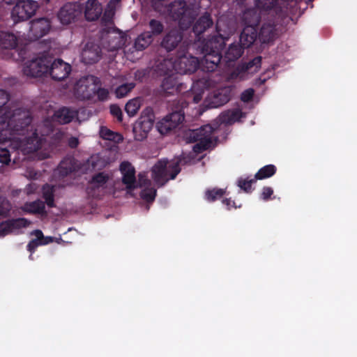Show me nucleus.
Listing matches in <instances>:
<instances>
[{"mask_svg": "<svg viewBox=\"0 0 357 357\" xmlns=\"http://www.w3.org/2000/svg\"><path fill=\"white\" fill-rule=\"evenodd\" d=\"M32 118L28 111L17 110L7 122V128H0V162L8 165L10 162V151L6 144L13 141L15 148L26 153L39 150L42 146V139L37 130H33Z\"/></svg>", "mask_w": 357, "mask_h": 357, "instance_id": "nucleus-1", "label": "nucleus"}, {"mask_svg": "<svg viewBox=\"0 0 357 357\" xmlns=\"http://www.w3.org/2000/svg\"><path fill=\"white\" fill-rule=\"evenodd\" d=\"M215 40H209L204 46L203 51L205 54L200 63L195 56H182L174 63L175 70L179 74H191L201 67L203 71H214L221 61L220 49L222 45V43H218V46Z\"/></svg>", "mask_w": 357, "mask_h": 357, "instance_id": "nucleus-2", "label": "nucleus"}, {"mask_svg": "<svg viewBox=\"0 0 357 357\" xmlns=\"http://www.w3.org/2000/svg\"><path fill=\"white\" fill-rule=\"evenodd\" d=\"M164 12L172 20L178 22L179 27L183 30L188 29L194 22L197 11L189 7L185 0H178L165 6Z\"/></svg>", "mask_w": 357, "mask_h": 357, "instance_id": "nucleus-3", "label": "nucleus"}, {"mask_svg": "<svg viewBox=\"0 0 357 357\" xmlns=\"http://www.w3.org/2000/svg\"><path fill=\"white\" fill-rule=\"evenodd\" d=\"M185 163L184 158H177L169 164L167 160L158 161L152 167V178L158 185H164L169 179H174L181 172L180 165Z\"/></svg>", "mask_w": 357, "mask_h": 357, "instance_id": "nucleus-4", "label": "nucleus"}, {"mask_svg": "<svg viewBox=\"0 0 357 357\" xmlns=\"http://www.w3.org/2000/svg\"><path fill=\"white\" fill-rule=\"evenodd\" d=\"M188 105V103L182 98L174 100L173 102L174 110L156 123L158 132L165 135L176 128L184 121L183 109L187 107Z\"/></svg>", "mask_w": 357, "mask_h": 357, "instance_id": "nucleus-5", "label": "nucleus"}, {"mask_svg": "<svg viewBox=\"0 0 357 357\" xmlns=\"http://www.w3.org/2000/svg\"><path fill=\"white\" fill-rule=\"evenodd\" d=\"M213 131V127L207 124L197 129L190 130L185 136L190 142H197L193 146V150L202 153L211 146Z\"/></svg>", "mask_w": 357, "mask_h": 357, "instance_id": "nucleus-6", "label": "nucleus"}, {"mask_svg": "<svg viewBox=\"0 0 357 357\" xmlns=\"http://www.w3.org/2000/svg\"><path fill=\"white\" fill-rule=\"evenodd\" d=\"M155 122V114L150 107H146L141 113L133 128L135 139L137 141H142L146 138L148 133L152 129Z\"/></svg>", "mask_w": 357, "mask_h": 357, "instance_id": "nucleus-7", "label": "nucleus"}, {"mask_svg": "<svg viewBox=\"0 0 357 357\" xmlns=\"http://www.w3.org/2000/svg\"><path fill=\"white\" fill-rule=\"evenodd\" d=\"M50 63L51 56L43 54L26 62L23 67V73L31 77L46 75L48 73V67H50Z\"/></svg>", "mask_w": 357, "mask_h": 357, "instance_id": "nucleus-8", "label": "nucleus"}, {"mask_svg": "<svg viewBox=\"0 0 357 357\" xmlns=\"http://www.w3.org/2000/svg\"><path fill=\"white\" fill-rule=\"evenodd\" d=\"M120 171L123 175L122 182L126 185V187L128 190H132L137 188L138 185L139 187H142L149 185L151 183L150 180L146 178L145 176L139 174L138 175L139 181L137 185L135 177V169L131 163L128 161H123L121 163Z\"/></svg>", "mask_w": 357, "mask_h": 357, "instance_id": "nucleus-9", "label": "nucleus"}, {"mask_svg": "<svg viewBox=\"0 0 357 357\" xmlns=\"http://www.w3.org/2000/svg\"><path fill=\"white\" fill-rule=\"evenodd\" d=\"M38 8L37 1L21 0L17 2L11 11V17L14 23L29 20Z\"/></svg>", "mask_w": 357, "mask_h": 357, "instance_id": "nucleus-10", "label": "nucleus"}, {"mask_svg": "<svg viewBox=\"0 0 357 357\" xmlns=\"http://www.w3.org/2000/svg\"><path fill=\"white\" fill-rule=\"evenodd\" d=\"M96 82H99V79L93 75L80 78L75 85V97L81 100H91L94 96Z\"/></svg>", "mask_w": 357, "mask_h": 357, "instance_id": "nucleus-11", "label": "nucleus"}, {"mask_svg": "<svg viewBox=\"0 0 357 357\" xmlns=\"http://www.w3.org/2000/svg\"><path fill=\"white\" fill-rule=\"evenodd\" d=\"M109 180V175L105 172H98L93 174L86 189L87 195L95 199L102 198L105 193L107 183Z\"/></svg>", "mask_w": 357, "mask_h": 357, "instance_id": "nucleus-12", "label": "nucleus"}, {"mask_svg": "<svg viewBox=\"0 0 357 357\" xmlns=\"http://www.w3.org/2000/svg\"><path fill=\"white\" fill-rule=\"evenodd\" d=\"M83 6L79 2H69L61 8L58 18L63 24H69L82 16Z\"/></svg>", "mask_w": 357, "mask_h": 357, "instance_id": "nucleus-13", "label": "nucleus"}, {"mask_svg": "<svg viewBox=\"0 0 357 357\" xmlns=\"http://www.w3.org/2000/svg\"><path fill=\"white\" fill-rule=\"evenodd\" d=\"M262 57L257 56L248 63L239 64L231 73V78L234 79H244L247 74L257 73L261 66Z\"/></svg>", "mask_w": 357, "mask_h": 357, "instance_id": "nucleus-14", "label": "nucleus"}, {"mask_svg": "<svg viewBox=\"0 0 357 357\" xmlns=\"http://www.w3.org/2000/svg\"><path fill=\"white\" fill-rule=\"evenodd\" d=\"M50 28V21L47 18L41 17L33 20L30 22L28 37L30 40H37L47 35Z\"/></svg>", "mask_w": 357, "mask_h": 357, "instance_id": "nucleus-15", "label": "nucleus"}, {"mask_svg": "<svg viewBox=\"0 0 357 357\" xmlns=\"http://www.w3.org/2000/svg\"><path fill=\"white\" fill-rule=\"evenodd\" d=\"M71 72V66L61 59L52 61L48 67V73L56 81H61L68 77Z\"/></svg>", "mask_w": 357, "mask_h": 357, "instance_id": "nucleus-16", "label": "nucleus"}, {"mask_svg": "<svg viewBox=\"0 0 357 357\" xmlns=\"http://www.w3.org/2000/svg\"><path fill=\"white\" fill-rule=\"evenodd\" d=\"M102 56L100 45L94 42H88L82 49L81 60L85 64L97 63Z\"/></svg>", "mask_w": 357, "mask_h": 357, "instance_id": "nucleus-17", "label": "nucleus"}, {"mask_svg": "<svg viewBox=\"0 0 357 357\" xmlns=\"http://www.w3.org/2000/svg\"><path fill=\"white\" fill-rule=\"evenodd\" d=\"M232 89L224 87L218 89L207 99V107L217 108L228 102L231 98Z\"/></svg>", "mask_w": 357, "mask_h": 357, "instance_id": "nucleus-18", "label": "nucleus"}, {"mask_svg": "<svg viewBox=\"0 0 357 357\" xmlns=\"http://www.w3.org/2000/svg\"><path fill=\"white\" fill-rule=\"evenodd\" d=\"M215 39L216 40L215 42L218 45V43H222V45L221 49H220V54L222 56L221 59H223L226 63L235 61L238 60L242 56V54L244 52V48L242 47V45L240 43H232L229 46L228 49L227 50V51L225 53L224 57H222V50L223 49V47L225 46V43L222 38H220L218 37H213L211 40H215Z\"/></svg>", "mask_w": 357, "mask_h": 357, "instance_id": "nucleus-19", "label": "nucleus"}, {"mask_svg": "<svg viewBox=\"0 0 357 357\" xmlns=\"http://www.w3.org/2000/svg\"><path fill=\"white\" fill-rule=\"evenodd\" d=\"M183 38V32L177 29H172L163 37L160 46L167 52L175 50L181 43Z\"/></svg>", "mask_w": 357, "mask_h": 357, "instance_id": "nucleus-20", "label": "nucleus"}, {"mask_svg": "<svg viewBox=\"0 0 357 357\" xmlns=\"http://www.w3.org/2000/svg\"><path fill=\"white\" fill-rule=\"evenodd\" d=\"M9 98V94L5 90L0 89V128H7V122L14 113L17 110H22L19 108L12 112L8 111L6 105L8 102Z\"/></svg>", "mask_w": 357, "mask_h": 357, "instance_id": "nucleus-21", "label": "nucleus"}, {"mask_svg": "<svg viewBox=\"0 0 357 357\" xmlns=\"http://www.w3.org/2000/svg\"><path fill=\"white\" fill-rule=\"evenodd\" d=\"M81 6L85 4L84 16L88 21L98 20L102 14V8L97 0H79Z\"/></svg>", "mask_w": 357, "mask_h": 357, "instance_id": "nucleus-22", "label": "nucleus"}, {"mask_svg": "<svg viewBox=\"0 0 357 357\" xmlns=\"http://www.w3.org/2000/svg\"><path fill=\"white\" fill-rule=\"evenodd\" d=\"M28 220L24 218L10 219L0 223V236H4L15 229L26 227Z\"/></svg>", "mask_w": 357, "mask_h": 357, "instance_id": "nucleus-23", "label": "nucleus"}, {"mask_svg": "<svg viewBox=\"0 0 357 357\" xmlns=\"http://www.w3.org/2000/svg\"><path fill=\"white\" fill-rule=\"evenodd\" d=\"M77 116V110L68 107H61L55 111L53 119L60 124H67L73 121Z\"/></svg>", "mask_w": 357, "mask_h": 357, "instance_id": "nucleus-24", "label": "nucleus"}, {"mask_svg": "<svg viewBox=\"0 0 357 357\" xmlns=\"http://www.w3.org/2000/svg\"><path fill=\"white\" fill-rule=\"evenodd\" d=\"M106 40L107 50L114 52L123 47L126 38L121 32H109L107 34Z\"/></svg>", "mask_w": 357, "mask_h": 357, "instance_id": "nucleus-25", "label": "nucleus"}, {"mask_svg": "<svg viewBox=\"0 0 357 357\" xmlns=\"http://www.w3.org/2000/svg\"><path fill=\"white\" fill-rule=\"evenodd\" d=\"M275 36L276 29L273 22H268L262 24L259 32V39L261 43H268L273 41Z\"/></svg>", "mask_w": 357, "mask_h": 357, "instance_id": "nucleus-26", "label": "nucleus"}, {"mask_svg": "<svg viewBox=\"0 0 357 357\" xmlns=\"http://www.w3.org/2000/svg\"><path fill=\"white\" fill-rule=\"evenodd\" d=\"M213 24V21L208 13H205L194 24L192 30L196 36H199L205 32Z\"/></svg>", "mask_w": 357, "mask_h": 357, "instance_id": "nucleus-27", "label": "nucleus"}, {"mask_svg": "<svg viewBox=\"0 0 357 357\" xmlns=\"http://www.w3.org/2000/svg\"><path fill=\"white\" fill-rule=\"evenodd\" d=\"M153 41L152 34L149 31H144L135 40L132 47L136 51H143Z\"/></svg>", "mask_w": 357, "mask_h": 357, "instance_id": "nucleus-28", "label": "nucleus"}, {"mask_svg": "<svg viewBox=\"0 0 357 357\" xmlns=\"http://www.w3.org/2000/svg\"><path fill=\"white\" fill-rule=\"evenodd\" d=\"M180 83L178 80V76L171 74L166 76L161 84V88L167 93H173L174 91L179 89Z\"/></svg>", "mask_w": 357, "mask_h": 357, "instance_id": "nucleus-29", "label": "nucleus"}, {"mask_svg": "<svg viewBox=\"0 0 357 357\" xmlns=\"http://www.w3.org/2000/svg\"><path fill=\"white\" fill-rule=\"evenodd\" d=\"M175 70L174 63L169 59L158 60L154 66V71L160 76H168Z\"/></svg>", "mask_w": 357, "mask_h": 357, "instance_id": "nucleus-30", "label": "nucleus"}, {"mask_svg": "<svg viewBox=\"0 0 357 357\" xmlns=\"http://www.w3.org/2000/svg\"><path fill=\"white\" fill-rule=\"evenodd\" d=\"M24 210L28 213L46 215L45 205L44 202L37 199L33 202H26L24 204Z\"/></svg>", "mask_w": 357, "mask_h": 357, "instance_id": "nucleus-31", "label": "nucleus"}, {"mask_svg": "<svg viewBox=\"0 0 357 357\" xmlns=\"http://www.w3.org/2000/svg\"><path fill=\"white\" fill-rule=\"evenodd\" d=\"M243 20L248 26H257L260 22V16L257 9H247L243 15Z\"/></svg>", "mask_w": 357, "mask_h": 357, "instance_id": "nucleus-32", "label": "nucleus"}, {"mask_svg": "<svg viewBox=\"0 0 357 357\" xmlns=\"http://www.w3.org/2000/svg\"><path fill=\"white\" fill-rule=\"evenodd\" d=\"M75 161L73 158H63L58 166L59 174L66 176L75 170Z\"/></svg>", "mask_w": 357, "mask_h": 357, "instance_id": "nucleus-33", "label": "nucleus"}, {"mask_svg": "<svg viewBox=\"0 0 357 357\" xmlns=\"http://www.w3.org/2000/svg\"><path fill=\"white\" fill-rule=\"evenodd\" d=\"M17 45V37L12 33H0V47L3 49H14Z\"/></svg>", "mask_w": 357, "mask_h": 357, "instance_id": "nucleus-34", "label": "nucleus"}, {"mask_svg": "<svg viewBox=\"0 0 357 357\" xmlns=\"http://www.w3.org/2000/svg\"><path fill=\"white\" fill-rule=\"evenodd\" d=\"M241 111L238 109L227 110L222 112L219 116L222 123L231 124L241 117Z\"/></svg>", "mask_w": 357, "mask_h": 357, "instance_id": "nucleus-35", "label": "nucleus"}, {"mask_svg": "<svg viewBox=\"0 0 357 357\" xmlns=\"http://www.w3.org/2000/svg\"><path fill=\"white\" fill-rule=\"evenodd\" d=\"M226 194V190L223 188H208L204 192V199L208 202H214L223 197Z\"/></svg>", "mask_w": 357, "mask_h": 357, "instance_id": "nucleus-36", "label": "nucleus"}, {"mask_svg": "<svg viewBox=\"0 0 357 357\" xmlns=\"http://www.w3.org/2000/svg\"><path fill=\"white\" fill-rule=\"evenodd\" d=\"M100 135L103 139L112 141L116 143H119L123 139V136L121 134L113 132L104 126L100 128Z\"/></svg>", "mask_w": 357, "mask_h": 357, "instance_id": "nucleus-37", "label": "nucleus"}, {"mask_svg": "<svg viewBox=\"0 0 357 357\" xmlns=\"http://www.w3.org/2000/svg\"><path fill=\"white\" fill-rule=\"evenodd\" d=\"M43 198L45 199V204H46L50 208L55 206L54 186H50L47 184L43 186Z\"/></svg>", "mask_w": 357, "mask_h": 357, "instance_id": "nucleus-38", "label": "nucleus"}, {"mask_svg": "<svg viewBox=\"0 0 357 357\" xmlns=\"http://www.w3.org/2000/svg\"><path fill=\"white\" fill-rule=\"evenodd\" d=\"M276 167L273 165H267L260 168L255 175L257 180L268 178L273 176L276 172Z\"/></svg>", "mask_w": 357, "mask_h": 357, "instance_id": "nucleus-39", "label": "nucleus"}, {"mask_svg": "<svg viewBox=\"0 0 357 357\" xmlns=\"http://www.w3.org/2000/svg\"><path fill=\"white\" fill-rule=\"evenodd\" d=\"M149 27L150 29L151 33L152 34V37L158 36L160 35L165 29V26L163 23L155 19H151L149 22Z\"/></svg>", "mask_w": 357, "mask_h": 357, "instance_id": "nucleus-40", "label": "nucleus"}, {"mask_svg": "<svg viewBox=\"0 0 357 357\" xmlns=\"http://www.w3.org/2000/svg\"><path fill=\"white\" fill-rule=\"evenodd\" d=\"M140 108V100L134 98L129 100L126 106L125 110L129 116H134Z\"/></svg>", "mask_w": 357, "mask_h": 357, "instance_id": "nucleus-41", "label": "nucleus"}, {"mask_svg": "<svg viewBox=\"0 0 357 357\" xmlns=\"http://www.w3.org/2000/svg\"><path fill=\"white\" fill-rule=\"evenodd\" d=\"M255 176L253 178H240L238 180V186L246 193H251L253 190L252 188V184L257 181Z\"/></svg>", "mask_w": 357, "mask_h": 357, "instance_id": "nucleus-42", "label": "nucleus"}, {"mask_svg": "<svg viewBox=\"0 0 357 357\" xmlns=\"http://www.w3.org/2000/svg\"><path fill=\"white\" fill-rule=\"evenodd\" d=\"M135 84L133 82L126 83L118 86L115 90L116 96L118 98H121L126 96L135 87Z\"/></svg>", "mask_w": 357, "mask_h": 357, "instance_id": "nucleus-43", "label": "nucleus"}, {"mask_svg": "<svg viewBox=\"0 0 357 357\" xmlns=\"http://www.w3.org/2000/svg\"><path fill=\"white\" fill-rule=\"evenodd\" d=\"M208 81L204 79H199L196 82L193 84L192 90L195 91L197 86H202L203 88L201 89L199 92H197L193 97V102L195 103H198L202 99V94L204 93V88H206L208 86Z\"/></svg>", "mask_w": 357, "mask_h": 357, "instance_id": "nucleus-44", "label": "nucleus"}, {"mask_svg": "<svg viewBox=\"0 0 357 357\" xmlns=\"http://www.w3.org/2000/svg\"><path fill=\"white\" fill-rule=\"evenodd\" d=\"M156 196V190L153 188H146L140 192V197L147 203H152Z\"/></svg>", "mask_w": 357, "mask_h": 357, "instance_id": "nucleus-45", "label": "nucleus"}, {"mask_svg": "<svg viewBox=\"0 0 357 357\" xmlns=\"http://www.w3.org/2000/svg\"><path fill=\"white\" fill-rule=\"evenodd\" d=\"M11 208L9 201L2 196H0V216H7Z\"/></svg>", "mask_w": 357, "mask_h": 357, "instance_id": "nucleus-46", "label": "nucleus"}, {"mask_svg": "<svg viewBox=\"0 0 357 357\" xmlns=\"http://www.w3.org/2000/svg\"><path fill=\"white\" fill-rule=\"evenodd\" d=\"M99 82L96 83V90H94V95H97L98 98L100 101H105L107 100L109 96V91L107 89L101 88L98 86Z\"/></svg>", "mask_w": 357, "mask_h": 357, "instance_id": "nucleus-47", "label": "nucleus"}, {"mask_svg": "<svg viewBox=\"0 0 357 357\" xmlns=\"http://www.w3.org/2000/svg\"><path fill=\"white\" fill-rule=\"evenodd\" d=\"M110 113L114 117L116 118L119 122H121L123 121L122 110L118 105H112L110 106Z\"/></svg>", "mask_w": 357, "mask_h": 357, "instance_id": "nucleus-48", "label": "nucleus"}, {"mask_svg": "<svg viewBox=\"0 0 357 357\" xmlns=\"http://www.w3.org/2000/svg\"><path fill=\"white\" fill-rule=\"evenodd\" d=\"M255 91L253 89L250 88L242 92L241 94V100L244 102H249L253 98Z\"/></svg>", "mask_w": 357, "mask_h": 357, "instance_id": "nucleus-49", "label": "nucleus"}, {"mask_svg": "<svg viewBox=\"0 0 357 357\" xmlns=\"http://www.w3.org/2000/svg\"><path fill=\"white\" fill-rule=\"evenodd\" d=\"M273 194V190L271 187H264L262 192L260 195V198L264 201H267L271 199V197Z\"/></svg>", "mask_w": 357, "mask_h": 357, "instance_id": "nucleus-50", "label": "nucleus"}, {"mask_svg": "<svg viewBox=\"0 0 357 357\" xmlns=\"http://www.w3.org/2000/svg\"><path fill=\"white\" fill-rule=\"evenodd\" d=\"M275 3V0H266V1L263 3L261 0H257V6L259 7H261L264 10H271L273 8L274 4Z\"/></svg>", "mask_w": 357, "mask_h": 357, "instance_id": "nucleus-51", "label": "nucleus"}, {"mask_svg": "<svg viewBox=\"0 0 357 357\" xmlns=\"http://www.w3.org/2000/svg\"><path fill=\"white\" fill-rule=\"evenodd\" d=\"M43 245L41 242H39L38 240L32 239L29 241L28 243L26 248L27 250L33 253L35 252L36 249L39 246Z\"/></svg>", "mask_w": 357, "mask_h": 357, "instance_id": "nucleus-52", "label": "nucleus"}, {"mask_svg": "<svg viewBox=\"0 0 357 357\" xmlns=\"http://www.w3.org/2000/svg\"><path fill=\"white\" fill-rule=\"evenodd\" d=\"M222 203L225 206H226L227 209H228V210H230L231 208H237L235 202L234 201L231 200V199H228V198L223 199L222 200Z\"/></svg>", "mask_w": 357, "mask_h": 357, "instance_id": "nucleus-53", "label": "nucleus"}, {"mask_svg": "<svg viewBox=\"0 0 357 357\" xmlns=\"http://www.w3.org/2000/svg\"><path fill=\"white\" fill-rule=\"evenodd\" d=\"M68 144L71 149H75L79 145V139L75 137H71L68 139Z\"/></svg>", "mask_w": 357, "mask_h": 357, "instance_id": "nucleus-54", "label": "nucleus"}, {"mask_svg": "<svg viewBox=\"0 0 357 357\" xmlns=\"http://www.w3.org/2000/svg\"><path fill=\"white\" fill-rule=\"evenodd\" d=\"M32 234L36 237L35 240H38L39 242L43 241V239L44 238V235L41 230L36 229L32 232Z\"/></svg>", "mask_w": 357, "mask_h": 357, "instance_id": "nucleus-55", "label": "nucleus"}, {"mask_svg": "<svg viewBox=\"0 0 357 357\" xmlns=\"http://www.w3.org/2000/svg\"><path fill=\"white\" fill-rule=\"evenodd\" d=\"M53 238H54L52 236H46V237L44 236V238L43 239V241L41 242L42 245H47V244L53 242Z\"/></svg>", "mask_w": 357, "mask_h": 357, "instance_id": "nucleus-56", "label": "nucleus"}, {"mask_svg": "<svg viewBox=\"0 0 357 357\" xmlns=\"http://www.w3.org/2000/svg\"><path fill=\"white\" fill-rule=\"evenodd\" d=\"M3 1L6 2V0H3Z\"/></svg>", "mask_w": 357, "mask_h": 357, "instance_id": "nucleus-57", "label": "nucleus"}]
</instances>
